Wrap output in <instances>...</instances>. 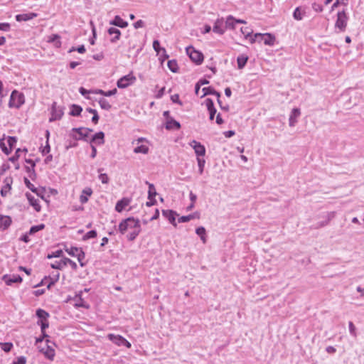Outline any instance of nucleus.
Returning <instances> with one entry per match:
<instances>
[{
	"label": "nucleus",
	"instance_id": "obj_18",
	"mask_svg": "<svg viewBox=\"0 0 364 364\" xmlns=\"http://www.w3.org/2000/svg\"><path fill=\"white\" fill-rule=\"evenodd\" d=\"M26 197L29 201L30 205H32L37 212H39L41 209V207L39 204V200L29 193L26 194Z\"/></svg>",
	"mask_w": 364,
	"mask_h": 364
},
{
	"label": "nucleus",
	"instance_id": "obj_36",
	"mask_svg": "<svg viewBox=\"0 0 364 364\" xmlns=\"http://www.w3.org/2000/svg\"><path fill=\"white\" fill-rule=\"evenodd\" d=\"M100 107L105 110H109L111 109V105L105 98H100L98 101Z\"/></svg>",
	"mask_w": 364,
	"mask_h": 364
},
{
	"label": "nucleus",
	"instance_id": "obj_14",
	"mask_svg": "<svg viewBox=\"0 0 364 364\" xmlns=\"http://www.w3.org/2000/svg\"><path fill=\"white\" fill-rule=\"evenodd\" d=\"M301 114L300 109L299 108H294L291 112L289 119V124L290 127H294L296 123V119L299 117Z\"/></svg>",
	"mask_w": 364,
	"mask_h": 364
},
{
	"label": "nucleus",
	"instance_id": "obj_35",
	"mask_svg": "<svg viewBox=\"0 0 364 364\" xmlns=\"http://www.w3.org/2000/svg\"><path fill=\"white\" fill-rule=\"evenodd\" d=\"M36 316L40 319L39 321H46L47 320L48 317L49 316V314L46 311L39 309L36 311Z\"/></svg>",
	"mask_w": 364,
	"mask_h": 364
},
{
	"label": "nucleus",
	"instance_id": "obj_44",
	"mask_svg": "<svg viewBox=\"0 0 364 364\" xmlns=\"http://www.w3.org/2000/svg\"><path fill=\"white\" fill-rule=\"evenodd\" d=\"M38 325H41V331H42V333L43 335V336H48L46 333H45V330L46 328L48 327V322L47 321V320L46 321H38Z\"/></svg>",
	"mask_w": 364,
	"mask_h": 364
},
{
	"label": "nucleus",
	"instance_id": "obj_41",
	"mask_svg": "<svg viewBox=\"0 0 364 364\" xmlns=\"http://www.w3.org/2000/svg\"><path fill=\"white\" fill-rule=\"evenodd\" d=\"M153 48L158 54H159L160 51H162V53H166L165 48L160 47V43L158 40L154 41Z\"/></svg>",
	"mask_w": 364,
	"mask_h": 364
},
{
	"label": "nucleus",
	"instance_id": "obj_31",
	"mask_svg": "<svg viewBox=\"0 0 364 364\" xmlns=\"http://www.w3.org/2000/svg\"><path fill=\"white\" fill-rule=\"evenodd\" d=\"M74 301H75V306H77V307H83V308H85V309H88L89 308V305H87L83 301V299L81 298V296L80 295H77L75 297Z\"/></svg>",
	"mask_w": 364,
	"mask_h": 364
},
{
	"label": "nucleus",
	"instance_id": "obj_60",
	"mask_svg": "<svg viewBox=\"0 0 364 364\" xmlns=\"http://www.w3.org/2000/svg\"><path fill=\"white\" fill-rule=\"evenodd\" d=\"M117 90L116 88L112 90H109V91H105V95L104 96L105 97H110V96H112L114 95H115L117 93Z\"/></svg>",
	"mask_w": 364,
	"mask_h": 364
},
{
	"label": "nucleus",
	"instance_id": "obj_11",
	"mask_svg": "<svg viewBox=\"0 0 364 364\" xmlns=\"http://www.w3.org/2000/svg\"><path fill=\"white\" fill-rule=\"evenodd\" d=\"M4 185L1 190V196L5 197L11 189L13 178L11 177H6L4 181Z\"/></svg>",
	"mask_w": 364,
	"mask_h": 364
},
{
	"label": "nucleus",
	"instance_id": "obj_22",
	"mask_svg": "<svg viewBox=\"0 0 364 364\" xmlns=\"http://www.w3.org/2000/svg\"><path fill=\"white\" fill-rule=\"evenodd\" d=\"M110 24L120 28H126L128 26V23L124 21L119 16H116L114 18L110 21Z\"/></svg>",
	"mask_w": 364,
	"mask_h": 364
},
{
	"label": "nucleus",
	"instance_id": "obj_50",
	"mask_svg": "<svg viewBox=\"0 0 364 364\" xmlns=\"http://www.w3.org/2000/svg\"><path fill=\"white\" fill-rule=\"evenodd\" d=\"M196 233L200 236L203 242H205V228L200 227L197 228Z\"/></svg>",
	"mask_w": 364,
	"mask_h": 364
},
{
	"label": "nucleus",
	"instance_id": "obj_30",
	"mask_svg": "<svg viewBox=\"0 0 364 364\" xmlns=\"http://www.w3.org/2000/svg\"><path fill=\"white\" fill-rule=\"evenodd\" d=\"M240 31L242 35L244 36L245 38L249 39L250 42L251 43V37H253L252 36L253 30L249 27H242Z\"/></svg>",
	"mask_w": 364,
	"mask_h": 364
},
{
	"label": "nucleus",
	"instance_id": "obj_51",
	"mask_svg": "<svg viewBox=\"0 0 364 364\" xmlns=\"http://www.w3.org/2000/svg\"><path fill=\"white\" fill-rule=\"evenodd\" d=\"M348 328H349V332L353 336V337H356L357 336V333H356V328L355 326H354L353 323L350 321L348 323Z\"/></svg>",
	"mask_w": 364,
	"mask_h": 364
},
{
	"label": "nucleus",
	"instance_id": "obj_17",
	"mask_svg": "<svg viewBox=\"0 0 364 364\" xmlns=\"http://www.w3.org/2000/svg\"><path fill=\"white\" fill-rule=\"evenodd\" d=\"M130 203V199L127 198H123L119 200L115 205V210L121 213L127 206Z\"/></svg>",
	"mask_w": 364,
	"mask_h": 364
},
{
	"label": "nucleus",
	"instance_id": "obj_32",
	"mask_svg": "<svg viewBox=\"0 0 364 364\" xmlns=\"http://www.w3.org/2000/svg\"><path fill=\"white\" fill-rule=\"evenodd\" d=\"M248 58L247 56L245 55H241L237 57V67L239 69H242L245 67L247 62Z\"/></svg>",
	"mask_w": 364,
	"mask_h": 364
},
{
	"label": "nucleus",
	"instance_id": "obj_58",
	"mask_svg": "<svg viewBox=\"0 0 364 364\" xmlns=\"http://www.w3.org/2000/svg\"><path fill=\"white\" fill-rule=\"evenodd\" d=\"M171 100L173 102H176V103H178L179 105H182V102L181 101L179 100V96L178 94H175V95H173L171 97Z\"/></svg>",
	"mask_w": 364,
	"mask_h": 364
},
{
	"label": "nucleus",
	"instance_id": "obj_33",
	"mask_svg": "<svg viewBox=\"0 0 364 364\" xmlns=\"http://www.w3.org/2000/svg\"><path fill=\"white\" fill-rule=\"evenodd\" d=\"M82 109L80 106L77 105H73L71 107V110L70 112V114L72 116H79L80 115Z\"/></svg>",
	"mask_w": 364,
	"mask_h": 364
},
{
	"label": "nucleus",
	"instance_id": "obj_39",
	"mask_svg": "<svg viewBox=\"0 0 364 364\" xmlns=\"http://www.w3.org/2000/svg\"><path fill=\"white\" fill-rule=\"evenodd\" d=\"M146 183L149 184V191H148V198L151 200L152 198L156 195V192L155 190V187L153 184L149 183L146 182Z\"/></svg>",
	"mask_w": 364,
	"mask_h": 364
},
{
	"label": "nucleus",
	"instance_id": "obj_21",
	"mask_svg": "<svg viewBox=\"0 0 364 364\" xmlns=\"http://www.w3.org/2000/svg\"><path fill=\"white\" fill-rule=\"evenodd\" d=\"M11 224V218L9 216L1 215L0 217V229L6 230Z\"/></svg>",
	"mask_w": 364,
	"mask_h": 364
},
{
	"label": "nucleus",
	"instance_id": "obj_1",
	"mask_svg": "<svg viewBox=\"0 0 364 364\" xmlns=\"http://www.w3.org/2000/svg\"><path fill=\"white\" fill-rule=\"evenodd\" d=\"M140 224L139 219L130 217L125 220H123L119 225V231L122 234H124L127 231H130L136 225Z\"/></svg>",
	"mask_w": 364,
	"mask_h": 364
},
{
	"label": "nucleus",
	"instance_id": "obj_19",
	"mask_svg": "<svg viewBox=\"0 0 364 364\" xmlns=\"http://www.w3.org/2000/svg\"><path fill=\"white\" fill-rule=\"evenodd\" d=\"M181 127V124L178 122L176 121L173 118L167 119L166 122V129H179Z\"/></svg>",
	"mask_w": 364,
	"mask_h": 364
},
{
	"label": "nucleus",
	"instance_id": "obj_47",
	"mask_svg": "<svg viewBox=\"0 0 364 364\" xmlns=\"http://www.w3.org/2000/svg\"><path fill=\"white\" fill-rule=\"evenodd\" d=\"M8 144L9 146V149H11V151L12 150L13 147L16 145L17 142V139L14 136H9L7 139Z\"/></svg>",
	"mask_w": 364,
	"mask_h": 364
},
{
	"label": "nucleus",
	"instance_id": "obj_6",
	"mask_svg": "<svg viewBox=\"0 0 364 364\" xmlns=\"http://www.w3.org/2000/svg\"><path fill=\"white\" fill-rule=\"evenodd\" d=\"M186 53L193 62H195L196 64L202 63L203 60V55L202 53L196 50L193 47L187 48Z\"/></svg>",
	"mask_w": 364,
	"mask_h": 364
},
{
	"label": "nucleus",
	"instance_id": "obj_48",
	"mask_svg": "<svg viewBox=\"0 0 364 364\" xmlns=\"http://www.w3.org/2000/svg\"><path fill=\"white\" fill-rule=\"evenodd\" d=\"M75 257H77V260L80 263V266L83 267L84 266V263L82 262V259L85 258V253H84V252L81 249H80L79 250V252H77L76 254Z\"/></svg>",
	"mask_w": 364,
	"mask_h": 364
},
{
	"label": "nucleus",
	"instance_id": "obj_55",
	"mask_svg": "<svg viewBox=\"0 0 364 364\" xmlns=\"http://www.w3.org/2000/svg\"><path fill=\"white\" fill-rule=\"evenodd\" d=\"M293 16L296 20H301L302 19V15L299 8H296L293 14Z\"/></svg>",
	"mask_w": 364,
	"mask_h": 364
},
{
	"label": "nucleus",
	"instance_id": "obj_5",
	"mask_svg": "<svg viewBox=\"0 0 364 364\" xmlns=\"http://www.w3.org/2000/svg\"><path fill=\"white\" fill-rule=\"evenodd\" d=\"M107 337L118 346H124L128 348H130L132 346L131 343L122 336L109 333Z\"/></svg>",
	"mask_w": 364,
	"mask_h": 364
},
{
	"label": "nucleus",
	"instance_id": "obj_3",
	"mask_svg": "<svg viewBox=\"0 0 364 364\" xmlns=\"http://www.w3.org/2000/svg\"><path fill=\"white\" fill-rule=\"evenodd\" d=\"M348 17L343 10L342 11H339L337 14V19L335 23V27L336 29H338L339 31L343 32L345 31L347 26Z\"/></svg>",
	"mask_w": 364,
	"mask_h": 364
},
{
	"label": "nucleus",
	"instance_id": "obj_12",
	"mask_svg": "<svg viewBox=\"0 0 364 364\" xmlns=\"http://www.w3.org/2000/svg\"><path fill=\"white\" fill-rule=\"evenodd\" d=\"M205 85V78H201L195 86V93L196 95L199 96L200 98L205 97V87L200 88L202 86Z\"/></svg>",
	"mask_w": 364,
	"mask_h": 364
},
{
	"label": "nucleus",
	"instance_id": "obj_56",
	"mask_svg": "<svg viewBox=\"0 0 364 364\" xmlns=\"http://www.w3.org/2000/svg\"><path fill=\"white\" fill-rule=\"evenodd\" d=\"M62 255H63V251L59 250H57V251L53 252L50 255H48V258L50 259V258H53V257H60L62 256Z\"/></svg>",
	"mask_w": 364,
	"mask_h": 364
},
{
	"label": "nucleus",
	"instance_id": "obj_45",
	"mask_svg": "<svg viewBox=\"0 0 364 364\" xmlns=\"http://www.w3.org/2000/svg\"><path fill=\"white\" fill-rule=\"evenodd\" d=\"M0 346L4 352L8 353L11 351L13 344L11 343H0Z\"/></svg>",
	"mask_w": 364,
	"mask_h": 364
},
{
	"label": "nucleus",
	"instance_id": "obj_63",
	"mask_svg": "<svg viewBox=\"0 0 364 364\" xmlns=\"http://www.w3.org/2000/svg\"><path fill=\"white\" fill-rule=\"evenodd\" d=\"M198 163L200 171V173H202L203 170V165H204V163H205V160H203V159H200V158L198 157Z\"/></svg>",
	"mask_w": 364,
	"mask_h": 364
},
{
	"label": "nucleus",
	"instance_id": "obj_34",
	"mask_svg": "<svg viewBox=\"0 0 364 364\" xmlns=\"http://www.w3.org/2000/svg\"><path fill=\"white\" fill-rule=\"evenodd\" d=\"M50 267L53 269H63V268L65 267V258H63V259H61L60 261H56L54 263H52L50 264Z\"/></svg>",
	"mask_w": 364,
	"mask_h": 364
},
{
	"label": "nucleus",
	"instance_id": "obj_29",
	"mask_svg": "<svg viewBox=\"0 0 364 364\" xmlns=\"http://www.w3.org/2000/svg\"><path fill=\"white\" fill-rule=\"evenodd\" d=\"M225 28H229V29H234L235 28V18L230 15L227 17L226 18V21H225Z\"/></svg>",
	"mask_w": 364,
	"mask_h": 364
},
{
	"label": "nucleus",
	"instance_id": "obj_61",
	"mask_svg": "<svg viewBox=\"0 0 364 364\" xmlns=\"http://www.w3.org/2000/svg\"><path fill=\"white\" fill-rule=\"evenodd\" d=\"M144 25V23L142 20H138L134 23V27L137 29L139 28H142Z\"/></svg>",
	"mask_w": 364,
	"mask_h": 364
},
{
	"label": "nucleus",
	"instance_id": "obj_24",
	"mask_svg": "<svg viewBox=\"0 0 364 364\" xmlns=\"http://www.w3.org/2000/svg\"><path fill=\"white\" fill-rule=\"evenodd\" d=\"M141 232V225L139 224L134 228L132 230L129 231V233L127 235V238L129 241H133L140 233Z\"/></svg>",
	"mask_w": 364,
	"mask_h": 364
},
{
	"label": "nucleus",
	"instance_id": "obj_62",
	"mask_svg": "<svg viewBox=\"0 0 364 364\" xmlns=\"http://www.w3.org/2000/svg\"><path fill=\"white\" fill-rule=\"evenodd\" d=\"M50 145L48 144V141H47L46 145L42 149V154L43 155L47 154L50 152Z\"/></svg>",
	"mask_w": 364,
	"mask_h": 364
},
{
	"label": "nucleus",
	"instance_id": "obj_4",
	"mask_svg": "<svg viewBox=\"0 0 364 364\" xmlns=\"http://www.w3.org/2000/svg\"><path fill=\"white\" fill-rule=\"evenodd\" d=\"M24 103V96L17 91H13L11 95L9 107L18 108Z\"/></svg>",
	"mask_w": 364,
	"mask_h": 364
},
{
	"label": "nucleus",
	"instance_id": "obj_10",
	"mask_svg": "<svg viewBox=\"0 0 364 364\" xmlns=\"http://www.w3.org/2000/svg\"><path fill=\"white\" fill-rule=\"evenodd\" d=\"M2 279L7 285H11L14 283H21L22 282V278L18 274H6L3 276Z\"/></svg>",
	"mask_w": 364,
	"mask_h": 364
},
{
	"label": "nucleus",
	"instance_id": "obj_54",
	"mask_svg": "<svg viewBox=\"0 0 364 364\" xmlns=\"http://www.w3.org/2000/svg\"><path fill=\"white\" fill-rule=\"evenodd\" d=\"M99 179L104 184H107L109 183V177L106 173H100L99 175Z\"/></svg>",
	"mask_w": 364,
	"mask_h": 364
},
{
	"label": "nucleus",
	"instance_id": "obj_53",
	"mask_svg": "<svg viewBox=\"0 0 364 364\" xmlns=\"http://www.w3.org/2000/svg\"><path fill=\"white\" fill-rule=\"evenodd\" d=\"M65 267L69 264L73 269H77V264L69 258L65 257Z\"/></svg>",
	"mask_w": 364,
	"mask_h": 364
},
{
	"label": "nucleus",
	"instance_id": "obj_46",
	"mask_svg": "<svg viewBox=\"0 0 364 364\" xmlns=\"http://www.w3.org/2000/svg\"><path fill=\"white\" fill-rule=\"evenodd\" d=\"M168 67L173 73H176L178 70V65L175 60H169L168 62Z\"/></svg>",
	"mask_w": 364,
	"mask_h": 364
},
{
	"label": "nucleus",
	"instance_id": "obj_7",
	"mask_svg": "<svg viewBox=\"0 0 364 364\" xmlns=\"http://www.w3.org/2000/svg\"><path fill=\"white\" fill-rule=\"evenodd\" d=\"M135 80L136 77L130 73L119 79L117 85L119 88H126L129 85L133 84Z\"/></svg>",
	"mask_w": 364,
	"mask_h": 364
},
{
	"label": "nucleus",
	"instance_id": "obj_23",
	"mask_svg": "<svg viewBox=\"0 0 364 364\" xmlns=\"http://www.w3.org/2000/svg\"><path fill=\"white\" fill-rule=\"evenodd\" d=\"M92 194V190L90 188H85L82 190V194L80 196V201L81 203H85L88 200V196Z\"/></svg>",
	"mask_w": 364,
	"mask_h": 364
},
{
	"label": "nucleus",
	"instance_id": "obj_28",
	"mask_svg": "<svg viewBox=\"0 0 364 364\" xmlns=\"http://www.w3.org/2000/svg\"><path fill=\"white\" fill-rule=\"evenodd\" d=\"M105 134L102 132H100L95 134L92 138V142L97 143L98 144H104Z\"/></svg>",
	"mask_w": 364,
	"mask_h": 364
},
{
	"label": "nucleus",
	"instance_id": "obj_25",
	"mask_svg": "<svg viewBox=\"0 0 364 364\" xmlns=\"http://www.w3.org/2000/svg\"><path fill=\"white\" fill-rule=\"evenodd\" d=\"M108 33L109 35H114V36L111 38V42L112 43H115L117 41H118L120 38V36H121V32L119 29L116 28H114V27H111L108 29Z\"/></svg>",
	"mask_w": 364,
	"mask_h": 364
},
{
	"label": "nucleus",
	"instance_id": "obj_52",
	"mask_svg": "<svg viewBox=\"0 0 364 364\" xmlns=\"http://www.w3.org/2000/svg\"><path fill=\"white\" fill-rule=\"evenodd\" d=\"M80 248L77 247H71L70 249L66 248L65 251L71 256L75 257L76 254L79 252Z\"/></svg>",
	"mask_w": 364,
	"mask_h": 364
},
{
	"label": "nucleus",
	"instance_id": "obj_2",
	"mask_svg": "<svg viewBox=\"0 0 364 364\" xmlns=\"http://www.w3.org/2000/svg\"><path fill=\"white\" fill-rule=\"evenodd\" d=\"M257 41H263L265 45L272 46L274 43L275 38L269 33H255L254 37H251V43Z\"/></svg>",
	"mask_w": 364,
	"mask_h": 364
},
{
	"label": "nucleus",
	"instance_id": "obj_43",
	"mask_svg": "<svg viewBox=\"0 0 364 364\" xmlns=\"http://www.w3.org/2000/svg\"><path fill=\"white\" fill-rule=\"evenodd\" d=\"M0 148L1 149L2 151L6 155H9L11 153V149L8 148L5 145L4 138L0 139Z\"/></svg>",
	"mask_w": 364,
	"mask_h": 364
},
{
	"label": "nucleus",
	"instance_id": "obj_59",
	"mask_svg": "<svg viewBox=\"0 0 364 364\" xmlns=\"http://www.w3.org/2000/svg\"><path fill=\"white\" fill-rule=\"evenodd\" d=\"M10 28V25L7 23H0V30L8 31Z\"/></svg>",
	"mask_w": 364,
	"mask_h": 364
},
{
	"label": "nucleus",
	"instance_id": "obj_37",
	"mask_svg": "<svg viewBox=\"0 0 364 364\" xmlns=\"http://www.w3.org/2000/svg\"><path fill=\"white\" fill-rule=\"evenodd\" d=\"M195 218H198V215L197 213L190 214V215H186V216H181L178 219V223H186Z\"/></svg>",
	"mask_w": 364,
	"mask_h": 364
},
{
	"label": "nucleus",
	"instance_id": "obj_16",
	"mask_svg": "<svg viewBox=\"0 0 364 364\" xmlns=\"http://www.w3.org/2000/svg\"><path fill=\"white\" fill-rule=\"evenodd\" d=\"M162 215L166 218L168 220V221L173 224L174 226L176 225V224L175 223V220H176V213L171 210H164L162 211Z\"/></svg>",
	"mask_w": 364,
	"mask_h": 364
},
{
	"label": "nucleus",
	"instance_id": "obj_9",
	"mask_svg": "<svg viewBox=\"0 0 364 364\" xmlns=\"http://www.w3.org/2000/svg\"><path fill=\"white\" fill-rule=\"evenodd\" d=\"M63 115V112L60 107H57L56 103L54 102L52 105V113L50 122L60 119Z\"/></svg>",
	"mask_w": 364,
	"mask_h": 364
},
{
	"label": "nucleus",
	"instance_id": "obj_38",
	"mask_svg": "<svg viewBox=\"0 0 364 364\" xmlns=\"http://www.w3.org/2000/svg\"><path fill=\"white\" fill-rule=\"evenodd\" d=\"M148 151H149V148H148V146H146L145 145H139V146H136L134 149V152L136 154H139V153L147 154Z\"/></svg>",
	"mask_w": 364,
	"mask_h": 364
},
{
	"label": "nucleus",
	"instance_id": "obj_13",
	"mask_svg": "<svg viewBox=\"0 0 364 364\" xmlns=\"http://www.w3.org/2000/svg\"><path fill=\"white\" fill-rule=\"evenodd\" d=\"M73 132H75L78 134L79 136H75L74 137L76 139H85L87 136L89 132H92V129H87V128H74L73 129Z\"/></svg>",
	"mask_w": 364,
	"mask_h": 364
},
{
	"label": "nucleus",
	"instance_id": "obj_42",
	"mask_svg": "<svg viewBox=\"0 0 364 364\" xmlns=\"http://www.w3.org/2000/svg\"><path fill=\"white\" fill-rule=\"evenodd\" d=\"M87 111L88 112L94 114V117H92V121L93 123L97 124L99 120V116H98L97 110L92 109V108H87Z\"/></svg>",
	"mask_w": 364,
	"mask_h": 364
},
{
	"label": "nucleus",
	"instance_id": "obj_26",
	"mask_svg": "<svg viewBox=\"0 0 364 364\" xmlns=\"http://www.w3.org/2000/svg\"><path fill=\"white\" fill-rule=\"evenodd\" d=\"M206 107L210 112V119L213 120L216 112V109L214 108L213 101L209 98H206Z\"/></svg>",
	"mask_w": 364,
	"mask_h": 364
},
{
	"label": "nucleus",
	"instance_id": "obj_57",
	"mask_svg": "<svg viewBox=\"0 0 364 364\" xmlns=\"http://www.w3.org/2000/svg\"><path fill=\"white\" fill-rule=\"evenodd\" d=\"M24 182H25V184L26 185V186L31 190L33 192H35L36 191V188L34 187V186L30 182V181L25 178L24 179Z\"/></svg>",
	"mask_w": 364,
	"mask_h": 364
},
{
	"label": "nucleus",
	"instance_id": "obj_49",
	"mask_svg": "<svg viewBox=\"0 0 364 364\" xmlns=\"http://www.w3.org/2000/svg\"><path fill=\"white\" fill-rule=\"evenodd\" d=\"M96 236L97 232L95 230H90L83 236V240H86L90 238H95Z\"/></svg>",
	"mask_w": 364,
	"mask_h": 364
},
{
	"label": "nucleus",
	"instance_id": "obj_27",
	"mask_svg": "<svg viewBox=\"0 0 364 364\" xmlns=\"http://www.w3.org/2000/svg\"><path fill=\"white\" fill-rule=\"evenodd\" d=\"M41 351L50 360H53L55 356V350L50 346H47L46 349L41 348Z\"/></svg>",
	"mask_w": 364,
	"mask_h": 364
},
{
	"label": "nucleus",
	"instance_id": "obj_40",
	"mask_svg": "<svg viewBox=\"0 0 364 364\" xmlns=\"http://www.w3.org/2000/svg\"><path fill=\"white\" fill-rule=\"evenodd\" d=\"M45 228V225L44 224H40L38 225H34V226H32L31 228H30V230H29V232L28 234L29 235H33L34 233L41 230H43Z\"/></svg>",
	"mask_w": 364,
	"mask_h": 364
},
{
	"label": "nucleus",
	"instance_id": "obj_15",
	"mask_svg": "<svg viewBox=\"0 0 364 364\" xmlns=\"http://www.w3.org/2000/svg\"><path fill=\"white\" fill-rule=\"evenodd\" d=\"M190 145L195 150V152L198 156H203L205 154V147L200 143L193 140L190 143Z\"/></svg>",
	"mask_w": 364,
	"mask_h": 364
},
{
	"label": "nucleus",
	"instance_id": "obj_20",
	"mask_svg": "<svg viewBox=\"0 0 364 364\" xmlns=\"http://www.w3.org/2000/svg\"><path fill=\"white\" fill-rule=\"evenodd\" d=\"M36 16L37 14L36 13L22 14L16 15V19L17 21H26L31 20Z\"/></svg>",
	"mask_w": 364,
	"mask_h": 364
},
{
	"label": "nucleus",
	"instance_id": "obj_64",
	"mask_svg": "<svg viewBox=\"0 0 364 364\" xmlns=\"http://www.w3.org/2000/svg\"><path fill=\"white\" fill-rule=\"evenodd\" d=\"M26 358L23 356L18 357L17 361L14 362L13 364H26Z\"/></svg>",
	"mask_w": 364,
	"mask_h": 364
},
{
	"label": "nucleus",
	"instance_id": "obj_8",
	"mask_svg": "<svg viewBox=\"0 0 364 364\" xmlns=\"http://www.w3.org/2000/svg\"><path fill=\"white\" fill-rule=\"evenodd\" d=\"M225 23L224 22L223 18H218L214 23L213 28V32L223 35L225 33Z\"/></svg>",
	"mask_w": 364,
	"mask_h": 364
}]
</instances>
